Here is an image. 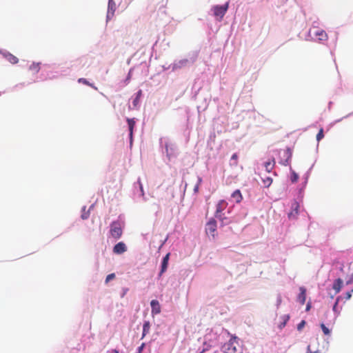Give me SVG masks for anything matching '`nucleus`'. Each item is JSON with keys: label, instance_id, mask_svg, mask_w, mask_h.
<instances>
[{"label": "nucleus", "instance_id": "a211bd4d", "mask_svg": "<svg viewBox=\"0 0 353 353\" xmlns=\"http://www.w3.org/2000/svg\"><path fill=\"white\" fill-rule=\"evenodd\" d=\"M230 165L232 166H236L238 165V155L234 153L232 154L230 159Z\"/></svg>", "mask_w": 353, "mask_h": 353}, {"label": "nucleus", "instance_id": "72a5a7b5", "mask_svg": "<svg viewBox=\"0 0 353 353\" xmlns=\"http://www.w3.org/2000/svg\"><path fill=\"white\" fill-rule=\"evenodd\" d=\"M353 290H352L351 292H348L346 293V299H349L351 298L352 296V294H351V292H352Z\"/></svg>", "mask_w": 353, "mask_h": 353}, {"label": "nucleus", "instance_id": "6ab92c4d", "mask_svg": "<svg viewBox=\"0 0 353 353\" xmlns=\"http://www.w3.org/2000/svg\"><path fill=\"white\" fill-rule=\"evenodd\" d=\"M30 70H32L34 73H37L40 70V66L39 63H33L30 66Z\"/></svg>", "mask_w": 353, "mask_h": 353}, {"label": "nucleus", "instance_id": "a18cd8bd", "mask_svg": "<svg viewBox=\"0 0 353 353\" xmlns=\"http://www.w3.org/2000/svg\"><path fill=\"white\" fill-rule=\"evenodd\" d=\"M298 208V205L296 206ZM296 210H297V208H296ZM296 213H298V211H296Z\"/></svg>", "mask_w": 353, "mask_h": 353}, {"label": "nucleus", "instance_id": "2f4dec72", "mask_svg": "<svg viewBox=\"0 0 353 353\" xmlns=\"http://www.w3.org/2000/svg\"><path fill=\"white\" fill-rule=\"evenodd\" d=\"M353 283V274L350 275L349 279L347 281V284Z\"/></svg>", "mask_w": 353, "mask_h": 353}, {"label": "nucleus", "instance_id": "423d86ee", "mask_svg": "<svg viewBox=\"0 0 353 353\" xmlns=\"http://www.w3.org/2000/svg\"><path fill=\"white\" fill-rule=\"evenodd\" d=\"M127 250V247L123 242H119L113 248V252L117 254L124 253Z\"/></svg>", "mask_w": 353, "mask_h": 353}, {"label": "nucleus", "instance_id": "f704fd0d", "mask_svg": "<svg viewBox=\"0 0 353 353\" xmlns=\"http://www.w3.org/2000/svg\"><path fill=\"white\" fill-rule=\"evenodd\" d=\"M228 350L230 351L228 353H235L236 348L234 347L232 350H230V347L228 348Z\"/></svg>", "mask_w": 353, "mask_h": 353}, {"label": "nucleus", "instance_id": "7ed1b4c3", "mask_svg": "<svg viewBox=\"0 0 353 353\" xmlns=\"http://www.w3.org/2000/svg\"><path fill=\"white\" fill-rule=\"evenodd\" d=\"M229 7V2H226L223 6H214L212 7V10L213 11L214 15L221 20L225 14Z\"/></svg>", "mask_w": 353, "mask_h": 353}, {"label": "nucleus", "instance_id": "412c9836", "mask_svg": "<svg viewBox=\"0 0 353 353\" xmlns=\"http://www.w3.org/2000/svg\"><path fill=\"white\" fill-rule=\"evenodd\" d=\"M324 137L323 129L321 128L316 134V141L319 142Z\"/></svg>", "mask_w": 353, "mask_h": 353}, {"label": "nucleus", "instance_id": "4c0bfd02", "mask_svg": "<svg viewBox=\"0 0 353 353\" xmlns=\"http://www.w3.org/2000/svg\"><path fill=\"white\" fill-rule=\"evenodd\" d=\"M138 101H139V99H138V97H137L136 99L133 101L134 105H136V103L138 102Z\"/></svg>", "mask_w": 353, "mask_h": 353}, {"label": "nucleus", "instance_id": "7c9ffc66", "mask_svg": "<svg viewBox=\"0 0 353 353\" xmlns=\"http://www.w3.org/2000/svg\"><path fill=\"white\" fill-rule=\"evenodd\" d=\"M284 153H285V156H286L288 157V159H289L290 157L291 154H290L289 149H287L286 150H285Z\"/></svg>", "mask_w": 353, "mask_h": 353}, {"label": "nucleus", "instance_id": "aec40b11", "mask_svg": "<svg viewBox=\"0 0 353 353\" xmlns=\"http://www.w3.org/2000/svg\"><path fill=\"white\" fill-rule=\"evenodd\" d=\"M78 82L79 83H83L85 85H89L94 89L97 90V88L92 84V83H90L88 81H87L84 78H80L78 79Z\"/></svg>", "mask_w": 353, "mask_h": 353}, {"label": "nucleus", "instance_id": "79ce46f5", "mask_svg": "<svg viewBox=\"0 0 353 353\" xmlns=\"http://www.w3.org/2000/svg\"><path fill=\"white\" fill-rule=\"evenodd\" d=\"M167 3V0L165 1V3L162 4V6L164 7L165 4Z\"/></svg>", "mask_w": 353, "mask_h": 353}, {"label": "nucleus", "instance_id": "37998d69", "mask_svg": "<svg viewBox=\"0 0 353 353\" xmlns=\"http://www.w3.org/2000/svg\"><path fill=\"white\" fill-rule=\"evenodd\" d=\"M211 336L210 334L205 335V338H209Z\"/></svg>", "mask_w": 353, "mask_h": 353}, {"label": "nucleus", "instance_id": "dca6fc26", "mask_svg": "<svg viewBox=\"0 0 353 353\" xmlns=\"http://www.w3.org/2000/svg\"><path fill=\"white\" fill-rule=\"evenodd\" d=\"M315 35L319 36V39L323 41L327 39V34L323 30H318L315 33Z\"/></svg>", "mask_w": 353, "mask_h": 353}, {"label": "nucleus", "instance_id": "e433bc0d", "mask_svg": "<svg viewBox=\"0 0 353 353\" xmlns=\"http://www.w3.org/2000/svg\"><path fill=\"white\" fill-rule=\"evenodd\" d=\"M307 353H321L319 351H315L314 352L310 351V345L307 347Z\"/></svg>", "mask_w": 353, "mask_h": 353}, {"label": "nucleus", "instance_id": "6e6552de", "mask_svg": "<svg viewBox=\"0 0 353 353\" xmlns=\"http://www.w3.org/2000/svg\"><path fill=\"white\" fill-rule=\"evenodd\" d=\"M152 314H158L161 312V306L157 300H152L150 303Z\"/></svg>", "mask_w": 353, "mask_h": 353}, {"label": "nucleus", "instance_id": "f8f14e48", "mask_svg": "<svg viewBox=\"0 0 353 353\" xmlns=\"http://www.w3.org/2000/svg\"><path fill=\"white\" fill-rule=\"evenodd\" d=\"M3 56L12 64H16L19 61V59L17 57L14 56L13 54H10L9 52L4 53Z\"/></svg>", "mask_w": 353, "mask_h": 353}, {"label": "nucleus", "instance_id": "ddd939ff", "mask_svg": "<svg viewBox=\"0 0 353 353\" xmlns=\"http://www.w3.org/2000/svg\"><path fill=\"white\" fill-rule=\"evenodd\" d=\"M343 285V281L341 279H336L333 284V289L336 291V293L339 292Z\"/></svg>", "mask_w": 353, "mask_h": 353}, {"label": "nucleus", "instance_id": "f3484780", "mask_svg": "<svg viewBox=\"0 0 353 353\" xmlns=\"http://www.w3.org/2000/svg\"><path fill=\"white\" fill-rule=\"evenodd\" d=\"M262 181L264 186L266 188L270 187L272 183V179L270 176H266L262 179Z\"/></svg>", "mask_w": 353, "mask_h": 353}, {"label": "nucleus", "instance_id": "39448f33", "mask_svg": "<svg viewBox=\"0 0 353 353\" xmlns=\"http://www.w3.org/2000/svg\"><path fill=\"white\" fill-rule=\"evenodd\" d=\"M116 10V5L113 2L112 0H109L108 2V12H107V21L110 20L114 15V12Z\"/></svg>", "mask_w": 353, "mask_h": 353}, {"label": "nucleus", "instance_id": "c85d7f7f", "mask_svg": "<svg viewBox=\"0 0 353 353\" xmlns=\"http://www.w3.org/2000/svg\"><path fill=\"white\" fill-rule=\"evenodd\" d=\"M138 183L139 185V188H140V190L141 192V195L143 196L144 195V192H143V185H142V183L140 181V180L138 181Z\"/></svg>", "mask_w": 353, "mask_h": 353}, {"label": "nucleus", "instance_id": "1a4fd4ad", "mask_svg": "<svg viewBox=\"0 0 353 353\" xmlns=\"http://www.w3.org/2000/svg\"><path fill=\"white\" fill-rule=\"evenodd\" d=\"M299 290H300V293L298 295L297 299H298V301L301 305H303L306 300V289L304 287H300Z\"/></svg>", "mask_w": 353, "mask_h": 353}, {"label": "nucleus", "instance_id": "9b49d317", "mask_svg": "<svg viewBox=\"0 0 353 353\" xmlns=\"http://www.w3.org/2000/svg\"><path fill=\"white\" fill-rule=\"evenodd\" d=\"M232 198L234 199L236 201V203H239L243 200V196L239 190H236L233 192V193L231 195Z\"/></svg>", "mask_w": 353, "mask_h": 353}, {"label": "nucleus", "instance_id": "b1692460", "mask_svg": "<svg viewBox=\"0 0 353 353\" xmlns=\"http://www.w3.org/2000/svg\"><path fill=\"white\" fill-rule=\"evenodd\" d=\"M299 179V176L296 173H295L294 172H292V176H291V181L294 183V182H296L297 180Z\"/></svg>", "mask_w": 353, "mask_h": 353}, {"label": "nucleus", "instance_id": "473e14b6", "mask_svg": "<svg viewBox=\"0 0 353 353\" xmlns=\"http://www.w3.org/2000/svg\"><path fill=\"white\" fill-rule=\"evenodd\" d=\"M88 216H89L88 213H84L81 215V217L83 219H88Z\"/></svg>", "mask_w": 353, "mask_h": 353}, {"label": "nucleus", "instance_id": "393cba45", "mask_svg": "<svg viewBox=\"0 0 353 353\" xmlns=\"http://www.w3.org/2000/svg\"><path fill=\"white\" fill-rule=\"evenodd\" d=\"M215 343H216V341H212L211 344H210V345H207V343L205 341V342H204V343H203V345H204V346H207V347H205V348H203V350L202 352H205V350H208V347L214 346V345H215Z\"/></svg>", "mask_w": 353, "mask_h": 353}, {"label": "nucleus", "instance_id": "4be33fe9", "mask_svg": "<svg viewBox=\"0 0 353 353\" xmlns=\"http://www.w3.org/2000/svg\"><path fill=\"white\" fill-rule=\"evenodd\" d=\"M321 327L325 335H329L330 332V330L325 325L324 323L321 324Z\"/></svg>", "mask_w": 353, "mask_h": 353}, {"label": "nucleus", "instance_id": "9d476101", "mask_svg": "<svg viewBox=\"0 0 353 353\" xmlns=\"http://www.w3.org/2000/svg\"><path fill=\"white\" fill-rule=\"evenodd\" d=\"M127 122L128 124V128L130 132V141L132 143V137H133V130L135 126L136 122L134 121V119H127Z\"/></svg>", "mask_w": 353, "mask_h": 353}, {"label": "nucleus", "instance_id": "c756f323", "mask_svg": "<svg viewBox=\"0 0 353 353\" xmlns=\"http://www.w3.org/2000/svg\"><path fill=\"white\" fill-rule=\"evenodd\" d=\"M201 181V178H199V183L196 184V185L194 187V192H198L199 186V184H200Z\"/></svg>", "mask_w": 353, "mask_h": 353}, {"label": "nucleus", "instance_id": "bb28decb", "mask_svg": "<svg viewBox=\"0 0 353 353\" xmlns=\"http://www.w3.org/2000/svg\"><path fill=\"white\" fill-rule=\"evenodd\" d=\"M305 324V321H302L297 326L298 330H301L304 327Z\"/></svg>", "mask_w": 353, "mask_h": 353}, {"label": "nucleus", "instance_id": "20e7f679", "mask_svg": "<svg viewBox=\"0 0 353 353\" xmlns=\"http://www.w3.org/2000/svg\"><path fill=\"white\" fill-rule=\"evenodd\" d=\"M216 222L214 219H211L205 225V232L208 235H211L212 238L216 236Z\"/></svg>", "mask_w": 353, "mask_h": 353}, {"label": "nucleus", "instance_id": "f03ea898", "mask_svg": "<svg viewBox=\"0 0 353 353\" xmlns=\"http://www.w3.org/2000/svg\"><path fill=\"white\" fill-rule=\"evenodd\" d=\"M110 234L115 239L121 238L123 234V225L119 221H113L110 224Z\"/></svg>", "mask_w": 353, "mask_h": 353}, {"label": "nucleus", "instance_id": "5701e85b", "mask_svg": "<svg viewBox=\"0 0 353 353\" xmlns=\"http://www.w3.org/2000/svg\"><path fill=\"white\" fill-rule=\"evenodd\" d=\"M114 278H115V274L114 273H112V274H108L106 276V279H105V283H108L110 281L114 279Z\"/></svg>", "mask_w": 353, "mask_h": 353}, {"label": "nucleus", "instance_id": "a878e982", "mask_svg": "<svg viewBox=\"0 0 353 353\" xmlns=\"http://www.w3.org/2000/svg\"><path fill=\"white\" fill-rule=\"evenodd\" d=\"M145 347V343H143L139 347H138V350H137V353H142L143 352V350Z\"/></svg>", "mask_w": 353, "mask_h": 353}, {"label": "nucleus", "instance_id": "c03bdc74", "mask_svg": "<svg viewBox=\"0 0 353 353\" xmlns=\"http://www.w3.org/2000/svg\"><path fill=\"white\" fill-rule=\"evenodd\" d=\"M228 346H231V345H232V343H228Z\"/></svg>", "mask_w": 353, "mask_h": 353}, {"label": "nucleus", "instance_id": "a19ab883", "mask_svg": "<svg viewBox=\"0 0 353 353\" xmlns=\"http://www.w3.org/2000/svg\"><path fill=\"white\" fill-rule=\"evenodd\" d=\"M278 302H279V304L281 303V297H280V296L279 297Z\"/></svg>", "mask_w": 353, "mask_h": 353}, {"label": "nucleus", "instance_id": "ea45409f", "mask_svg": "<svg viewBox=\"0 0 353 353\" xmlns=\"http://www.w3.org/2000/svg\"><path fill=\"white\" fill-rule=\"evenodd\" d=\"M112 353H119V351L117 350H113L112 351Z\"/></svg>", "mask_w": 353, "mask_h": 353}, {"label": "nucleus", "instance_id": "2eb2a0df", "mask_svg": "<svg viewBox=\"0 0 353 353\" xmlns=\"http://www.w3.org/2000/svg\"><path fill=\"white\" fill-rule=\"evenodd\" d=\"M150 329V323L149 321H145L143 325V334L141 339H143L145 336L149 332Z\"/></svg>", "mask_w": 353, "mask_h": 353}, {"label": "nucleus", "instance_id": "0eeeda50", "mask_svg": "<svg viewBox=\"0 0 353 353\" xmlns=\"http://www.w3.org/2000/svg\"><path fill=\"white\" fill-rule=\"evenodd\" d=\"M170 253H168L163 258L161 262V270L159 272V276H161L162 274L167 270L168 265V261L170 259Z\"/></svg>", "mask_w": 353, "mask_h": 353}, {"label": "nucleus", "instance_id": "f257e3e1", "mask_svg": "<svg viewBox=\"0 0 353 353\" xmlns=\"http://www.w3.org/2000/svg\"><path fill=\"white\" fill-rule=\"evenodd\" d=\"M228 207V202L225 200H220L216 205L215 211V217L219 219L223 224L228 223L227 218L224 216L223 211Z\"/></svg>", "mask_w": 353, "mask_h": 353}, {"label": "nucleus", "instance_id": "4468645a", "mask_svg": "<svg viewBox=\"0 0 353 353\" xmlns=\"http://www.w3.org/2000/svg\"><path fill=\"white\" fill-rule=\"evenodd\" d=\"M275 164L274 159H272L271 161H267L265 163V168L268 172H270L274 168Z\"/></svg>", "mask_w": 353, "mask_h": 353}, {"label": "nucleus", "instance_id": "cd10ccee", "mask_svg": "<svg viewBox=\"0 0 353 353\" xmlns=\"http://www.w3.org/2000/svg\"><path fill=\"white\" fill-rule=\"evenodd\" d=\"M283 319H284V322L283 323V326L284 327L287 323V321L290 319V316L289 315H285L283 316Z\"/></svg>", "mask_w": 353, "mask_h": 353}, {"label": "nucleus", "instance_id": "58836bf2", "mask_svg": "<svg viewBox=\"0 0 353 353\" xmlns=\"http://www.w3.org/2000/svg\"><path fill=\"white\" fill-rule=\"evenodd\" d=\"M141 90H139V92H138V94H137V97H138V99L139 98V97H140V95H141Z\"/></svg>", "mask_w": 353, "mask_h": 353}, {"label": "nucleus", "instance_id": "c9c22d12", "mask_svg": "<svg viewBox=\"0 0 353 353\" xmlns=\"http://www.w3.org/2000/svg\"><path fill=\"white\" fill-rule=\"evenodd\" d=\"M311 308V303H308L306 306V311H309Z\"/></svg>", "mask_w": 353, "mask_h": 353}]
</instances>
